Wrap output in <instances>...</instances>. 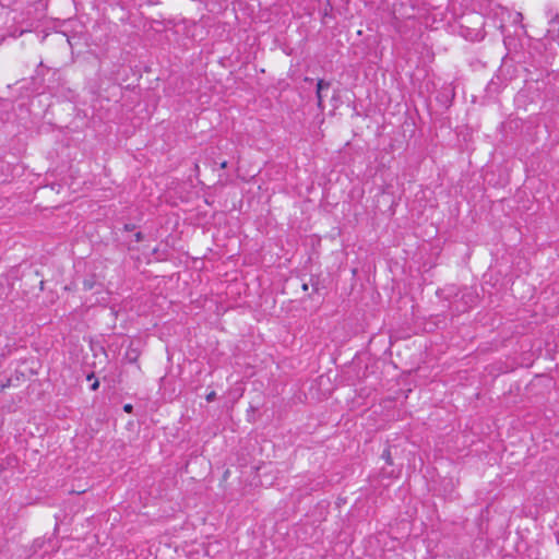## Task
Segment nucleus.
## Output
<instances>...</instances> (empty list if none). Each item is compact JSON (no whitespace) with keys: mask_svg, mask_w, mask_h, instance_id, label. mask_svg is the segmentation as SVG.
<instances>
[{"mask_svg":"<svg viewBox=\"0 0 559 559\" xmlns=\"http://www.w3.org/2000/svg\"><path fill=\"white\" fill-rule=\"evenodd\" d=\"M216 397V393L214 391L210 392L207 395H206V401L207 402H212L214 401Z\"/></svg>","mask_w":559,"mask_h":559,"instance_id":"obj_3","label":"nucleus"},{"mask_svg":"<svg viewBox=\"0 0 559 559\" xmlns=\"http://www.w3.org/2000/svg\"><path fill=\"white\" fill-rule=\"evenodd\" d=\"M94 378V373L87 376V380H92Z\"/></svg>","mask_w":559,"mask_h":559,"instance_id":"obj_10","label":"nucleus"},{"mask_svg":"<svg viewBox=\"0 0 559 559\" xmlns=\"http://www.w3.org/2000/svg\"><path fill=\"white\" fill-rule=\"evenodd\" d=\"M331 83L320 79L317 83V98H318V107L323 109V97L322 91L330 88Z\"/></svg>","mask_w":559,"mask_h":559,"instance_id":"obj_1","label":"nucleus"},{"mask_svg":"<svg viewBox=\"0 0 559 559\" xmlns=\"http://www.w3.org/2000/svg\"><path fill=\"white\" fill-rule=\"evenodd\" d=\"M312 286H313L314 290H318V286H317V284H313V283H312Z\"/></svg>","mask_w":559,"mask_h":559,"instance_id":"obj_11","label":"nucleus"},{"mask_svg":"<svg viewBox=\"0 0 559 559\" xmlns=\"http://www.w3.org/2000/svg\"><path fill=\"white\" fill-rule=\"evenodd\" d=\"M99 388V381L94 380V382L91 384V390L96 391Z\"/></svg>","mask_w":559,"mask_h":559,"instance_id":"obj_5","label":"nucleus"},{"mask_svg":"<svg viewBox=\"0 0 559 559\" xmlns=\"http://www.w3.org/2000/svg\"><path fill=\"white\" fill-rule=\"evenodd\" d=\"M382 457L385 460V462H386L388 464H390V465H391V464L393 463V462H392L391 452H390V450H389V449H386V450H384V451H383V453H382Z\"/></svg>","mask_w":559,"mask_h":559,"instance_id":"obj_2","label":"nucleus"},{"mask_svg":"<svg viewBox=\"0 0 559 559\" xmlns=\"http://www.w3.org/2000/svg\"><path fill=\"white\" fill-rule=\"evenodd\" d=\"M132 409H133V406H132L131 404H126V405L123 406V411H124L126 413H131V412H132Z\"/></svg>","mask_w":559,"mask_h":559,"instance_id":"obj_6","label":"nucleus"},{"mask_svg":"<svg viewBox=\"0 0 559 559\" xmlns=\"http://www.w3.org/2000/svg\"><path fill=\"white\" fill-rule=\"evenodd\" d=\"M134 238H135V241L139 242V241L143 240L144 235L141 231H138V233H135Z\"/></svg>","mask_w":559,"mask_h":559,"instance_id":"obj_4","label":"nucleus"},{"mask_svg":"<svg viewBox=\"0 0 559 559\" xmlns=\"http://www.w3.org/2000/svg\"><path fill=\"white\" fill-rule=\"evenodd\" d=\"M124 229H126V230H128V231H131V230H133V229H134V225H132V224H126V225H124Z\"/></svg>","mask_w":559,"mask_h":559,"instance_id":"obj_7","label":"nucleus"},{"mask_svg":"<svg viewBox=\"0 0 559 559\" xmlns=\"http://www.w3.org/2000/svg\"><path fill=\"white\" fill-rule=\"evenodd\" d=\"M302 289H304L305 292H306V290H308V284H306V283H305V284H302Z\"/></svg>","mask_w":559,"mask_h":559,"instance_id":"obj_9","label":"nucleus"},{"mask_svg":"<svg viewBox=\"0 0 559 559\" xmlns=\"http://www.w3.org/2000/svg\"><path fill=\"white\" fill-rule=\"evenodd\" d=\"M219 166H221V168H223V169H224V168H226V167H227V162H226V160L222 162V163L219 164Z\"/></svg>","mask_w":559,"mask_h":559,"instance_id":"obj_8","label":"nucleus"}]
</instances>
